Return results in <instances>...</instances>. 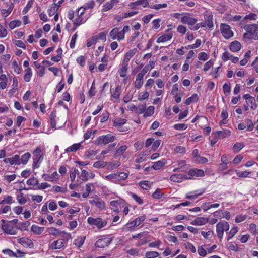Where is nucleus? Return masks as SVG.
<instances>
[{"instance_id": "46", "label": "nucleus", "mask_w": 258, "mask_h": 258, "mask_svg": "<svg viewBox=\"0 0 258 258\" xmlns=\"http://www.w3.org/2000/svg\"><path fill=\"white\" fill-rule=\"evenodd\" d=\"M76 174H79V171L76 168L72 169V170L70 171V177L72 181H74Z\"/></svg>"}, {"instance_id": "48", "label": "nucleus", "mask_w": 258, "mask_h": 258, "mask_svg": "<svg viewBox=\"0 0 258 258\" xmlns=\"http://www.w3.org/2000/svg\"><path fill=\"white\" fill-rule=\"evenodd\" d=\"M223 92L226 95L230 94L231 91L230 84L225 83L223 86Z\"/></svg>"}, {"instance_id": "38", "label": "nucleus", "mask_w": 258, "mask_h": 258, "mask_svg": "<svg viewBox=\"0 0 258 258\" xmlns=\"http://www.w3.org/2000/svg\"><path fill=\"white\" fill-rule=\"evenodd\" d=\"M165 162H163L161 161H158L157 162H156L154 163L152 167L155 170H158L162 168L163 166L165 165Z\"/></svg>"}, {"instance_id": "28", "label": "nucleus", "mask_w": 258, "mask_h": 258, "mask_svg": "<svg viewBox=\"0 0 258 258\" xmlns=\"http://www.w3.org/2000/svg\"><path fill=\"white\" fill-rule=\"evenodd\" d=\"M26 72L24 77V79L26 82H28L30 81L32 74L31 68H28L26 70Z\"/></svg>"}, {"instance_id": "9", "label": "nucleus", "mask_w": 258, "mask_h": 258, "mask_svg": "<svg viewBox=\"0 0 258 258\" xmlns=\"http://www.w3.org/2000/svg\"><path fill=\"white\" fill-rule=\"evenodd\" d=\"M126 120L124 118H116L114 121V126L120 132H125L127 130V127L123 126Z\"/></svg>"}, {"instance_id": "55", "label": "nucleus", "mask_w": 258, "mask_h": 258, "mask_svg": "<svg viewBox=\"0 0 258 258\" xmlns=\"http://www.w3.org/2000/svg\"><path fill=\"white\" fill-rule=\"evenodd\" d=\"M231 159V157L227 155H223L221 158L222 162L228 164L230 163Z\"/></svg>"}, {"instance_id": "64", "label": "nucleus", "mask_w": 258, "mask_h": 258, "mask_svg": "<svg viewBox=\"0 0 258 258\" xmlns=\"http://www.w3.org/2000/svg\"><path fill=\"white\" fill-rule=\"evenodd\" d=\"M132 197L134 200H135L139 204H143V201L141 199V198L135 194H131Z\"/></svg>"}, {"instance_id": "18", "label": "nucleus", "mask_w": 258, "mask_h": 258, "mask_svg": "<svg viewBox=\"0 0 258 258\" xmlns=\"http://www.w3.org/2000/svg\"><path fill=\"white\" fill-rule=\"evenodd\" d=\"M143 84V77L142 75H138L136 76V81L134 83L135 88L140 89Z\"/></svg>"}, {"instance_id": "10", "label": "nucleus", "mask_w": 258, "mask_h": 258, "mask_svg": "<svg viewBox=\"0 0 258 258\" xmlns=\"http://www.w3.org/2000/svg\"><path fill=\"white\" fill-rule=\"evenodd\" d=\"M112 238H104L99 239L95 243V246L99 248H104L108 246L112 242Z\"/></svg>"}, {"instance_id": "45", "label": "nucleus", "mask_w": 258, "mask_h": 258, "mask_svg": "<svg viewBox=\"0 0 258 258\" xmlns=\"http://www.w3.org/2000/svg\"><path fill=\"white\" fill-rule=\"evenodd\" d=\"M244 147V145H243V144L241 143H236L233 146V149L235 152H238Z\"/></svg>"}, {"instance_id": "54", "label": "nucleus", "mask_w": 258, "mask_h": 258, "mask_svg": "<svg viewBox=\"0 0 258 258\" xmlns=\"http://www.w3.org/2000/svg\"><path fill=\"white\" fill-rule=\"evenodd\" d=\"M58 8L56 6H52L48 11V13L50 16H53L56 12L58 10Z\"/></svg>"}, {"instance_id": "19", "label": "nucleus", "mask_w": 258, "mask_h": 258, "mask_svg": "<svg viewBox=\"0 0 258 258\" xmlns=\"http://www.w3.org/2000/svg\"><path fill=\"white\" fill-rule=\"evenodd\" d=\"M136 52V50L135 49L126 53L124 57L123 63H127L131 58L135 54Z\"/></svg>"}, {"instance_id": "40", "label": "nucleus", "mask_w": 258, "mask_h": 258, "mask_svg": "<svg viewBox=\"0 0 258 258\" xmlns=\"http://www.w3.org/2000/svg\"><path fill=\"white\" fill-rule=\"evenodd\" d=\"M146 109V104H139L136 108V111L139 114L144 113Z\"/></svg>"}, {"instance_id": "47", "label": "nucleus", "mask_w": 258, "mask_h": 258, "mask_svg": "<svg viewBox=\"0 0 258 258\" xmlns=\"http://www.w3.org/2000/svg\"><path fill=\"white\" fill-rule=\"evenodd\" d=\"M119 30L118 28H113L110 32V36L111 37V38L113 40L117 38V31Z\"/></svg>"}, {"instance_id": "23", "label": "nucleus", "mask_w": 258, "mask_h": 258, "mask_svg": "<svg viewBox=\"0 0 258 258\" xmlns=\"http://www.w3.org/2000/svg\"><path fill=\"white\" fill-rule=\"evenodd\" d=\"M127 147L126 145L121 146L116 151H115L114 156L115 157L120 156L123 155L124 151L126 150Z\"/></svg>"}, {"instance_id": "26", "label": "nucleus", "mask_w": 258, "mask_h": 258, "mask_svg": "<svg viewBox=\"0 0 258 258\" xmlns=\"http://www.w3.org/2000/svg\"><path fill=\"white\" fill-rule=\"evenodd\" d=\"M148 5V0H138L135 2L130 3L128 6H131L132 5H142L144 7H146Z\"/></svg>"}, {"instance_id": "62", "label": "nucleus", "mask_w": 258, "mask_h": 258, "mask_svg": "<svg viewBox=\"0 0 258 258\" xmlns=\"http://www.w3.org/2000/svg\"><path fill=\"white\" fill-rule=\"evenodd\" d=\"M43 197L42 196L39 195H32L31 199L33 201H36L37 203H40L42 201Z\"/></svg>"}, {"instance_id": "24", "label": "nucleus", "mask_w": 258, "mask_h": 258, "mask_svg": "<svg viewBox=\"0 0 258 258\" xmlns=\"http://www.w3.org/2000/svg\"><path fill=\"white\" fill-rule=\"evenodd\" d=\"M85 239V236H81L75 239L74 242V244L77 246L78 247H81L84 244Z\"/></svg>"}, {"instance_id": "14", "label": "nucleus", "mask_w": 258, "mask_h": 258, "mask_svg": "<svg viewBox=\"0 0 258 258\" xmlns=\"http://www.w3.org/2000/svg\"><path fill=\"white\" fill-rule=\"evenodd\" d=\"M94 5H95V2L93 0H92L88 3H86L83 6L80 7L78 9V12L79 13L81 9H83L82 12H81L80 13V15H82L84 13L85 11L86 10L93 8L94 7Z\"/></svg>"}, {"instance_id": "31", "label": "nucleus", "mask_w": 258, "mask_h": 258, "mask_svg": "<svg viewBox=\"0 0 258 258\" xmlns=\"http://www.w3.org/2000/svg\"><path fill=\"white\" fill-rule=\"evenodd\" d=\"M80 146H81V145H80V143L74 144L73 145H72L71 146H70V147L67 148L65 151L67 152H75V151H77L78 149H79L80 148Z\"/></svg>"}, {"instance_id": "11", "label": "nucleus", "mask_w": 258, "mask_h": 258, "mask_svg": "<svg viewBox=\"0 0 258 258\" xmlns=\"http://www.w3.org/2000/svg\"><path fill=\"white\" fill-rule=\"evenodd\" d=\"M64 244L63 239H58L50 244L49 248L52 250L60 249L64 246Z\"/></svg>"}, {"instance_id": "22", "label": "nucleus", "mask_w": 258, "mask_h": 258, "mask_svg": "<svg viewBox=\"0 0 258 258\" xmlns=\"http://www.w3.org/2000/svg\"><path fill=\"white\" fill-rule=\"evenodd\" d=\"M216 133L220 137L225 138L230 135L231 132L229 130H224L223 131H217Z\"/></svg>"}, {"instance_id": "7", "label": "nucleus", "mask_w": 258, "mask_h": 258, "mask_svg": "<svg viewBox=\"0 0 258 258\" xmlns=\"http://www.w3.org/2000/svg\"><path fill=\"white\" fill-rule=\"evenodd\" d=\"M220 29L223 36L226 39H229L233 36V33L228 25L222 23L221 24Z\"/></svg>"}, {"instance_id": "42", "label": "nucleus", "mask_w": 258, "mask_h": 258, "mask_svg": "<svg viewBox=\"0 0 258 258\" xmlns=\"http://www.w3.org/2000/svg\"><path fill=\"white\" fill-rule=\"evenodd\" d=\"M107 164V163L104 161H97L94 163L93 164V167L96 168H103Z\"/></svg>"}, {"instance_id": "27", "label": "nucleus", "mask_w": 258, "mask_h": 258, "mask_svg": "<svg viewBox=\"0 0 258 258\" xmlns=\"http://www.w3.org/2000/svg\"><path fill=\"white\" fill-rule=\"evenodd\" d=\"M44 229V228L43 227H40L35 225H33L31 227L32 231L36 234L41 233Z\"/></svg>"}, {"instance_id": "63", "label": "nucleus", "mask_w": 258, "mask_h": 258, "mask_svg": "<svg viewBox=\"0 0 258 258\" xmlns=\"http://www.w3.org/2000/svg\"><path fill=\"white\" fill-rule=\"evenodd\" d=\"M196 161L199 163H205L208 162V160L207 158L199 156L196 159Z\"/></svg>"}, {"instance_id": "5", "label": "nucleus", "mask_w": 258, "mask_h": 258, "mask_svg": "<svg viewBox=\"0 0 258 258\" xmlns=\"http://www.w3.org/2000/svg\"><path fill=\"white\" fill-rule=\"evenodd\" d=\"M204 175V172L202 169H191L189 170L187 174H185L184 177L186 179H191L195 176L202 177Z\"/></svg>"}, {"instance_id": "44", "label": "nucleus", "mask_w": 258, "mask_h": 258, "mask_svg": "<svg viewBox=\"0 0 258 258\" xmlns=\"http://www.w3.org/2000/svg\"><path fill=\"white\" fill-rule=\"evenodd\" d=\"M140 186L145 190H148L150 188L151 185L147 182L146 181H142L139 183Z\"/></svg>"}, {"instance_id": "57", "label": "nucleus", "mask_w": 258, "mask_h": 258, "mask_svg": "<svg viewBox=\"0 0 258 258\" xmlns=\"http://www.w3.org/2000/svg\"><path fill=\"white\" fill-rule=\"evenodd\" d=\"M174 127L177 130H185L187 128V125L184 123L176 124L174 125Z\"/></svg>"}, {"instance_id": "53", "label": "nucleus", "mask_w": 258, "mask_h": 258, "mask_svg": "<svg viewBox=\"0 0 258 258\" xmlns=\"http://www.w3.org/2000/svg\"><path fill=\"white\" fill-rule=\"evenodd\" d=\"M201 44V41L200 39H197L196 41L195 44L190 45L187 46V49H195L199 47Z\"/></svg>"}, {"instance_id": "51", "label": "nucleus", "mask_w": 258, "mask_h": 258, "mask_svg": "<svg viewBox=\"0 0 258 258\" xmlns=\"http://www.w3.org/2000/svg\"><path fill=\"white\" fill-rule=\"evenodd\" d=\"M235 172L236 173L237 175L239 177H244V178H245V177H248V176L250 174V172H248L247 171H243V172H239V171H238L237 170H235Z\"/></svg>"}, {"instance_id": "56", "label": "nucleus", "mask_w": 258, "mask_h": 258, "mask_svg": "<svg viewBox=\"0 0 258 258\" xmlns=\"http://www.w3.org/2000/svg\"><path fill=\"white\" fill-rule=\"evenodd\" d=\"M7 35L6 29L0 24V37H5Z\"/></svg>"}, {"instance_id": "8", "label": "nucleus", "mask_w": 258, "mask_h": 258, "mask_svg": "<svg viewBox=\"0 0 258 258\" xmlns=\"http://www.w3.org/2000/svg\"><path fill=\"white\" fill-rule=\"evenodd\" d=\"M89 224L96 225L98 228H101L106 225V222H103L100 218H93L89 217L87 220Z\"/></svg>"}, {"instance_id": "4", "label": "nucleus", "mask_w": 258, "mask_h": 258, "mask_svg": "<svg viewBox=\"0 0 258 258\" xmlns=\"http://www.w3.org/2000/svg\"><path fill=\"white\" fill-rule=\"evenodd\" d=\"M115 139V137L114 136L107 134L99 137L95 141V144L97 145L107 144L111 142H113Z\"/></svg>"}, {"instance_id": "29", "label": "nucleus", "mask_w": 258, "mask_h": 258, "mask_svg": "<svg viewBox=\"0 0 258 258\" xmlns=\"http://www.w3.org/2000/svg\"><path fill=\"white\" fill-rule=\"evenodd\" d=\"M123 201L122 200H118L116 201H112L110 202V205L114 207L113 211L116 212L118 210L117 206L122 204Z\"/></svg>"}, {"instance_id": "21", "label": "nucleus", "mask_w": 258, "mask_h": 258, "mask_svg": "<svg viewBox=\"0 0 258 258\" xmlns=\"http://www.w3.org/2000/svg\"><path fill=\"white\" fill-rule=\"evenodd\" d=\"M230 50L233 52H237L241 48V44L238 41H234L231 43L230 46Z\"/></svg>"}, {"instance_id": "52", "label": "nucleus", "mask_w": 258, "mask_h": 258, "mask_svg": "<svg viewBox=\"0 0 258 258\" xmlns=\"http://www.w3.org/2000/svg\"><path fill=\"white\" fill-rule=\"evenodd\" d=\"M95 206L100 209H103L105 207L104 202L102 200H101L100 198L96 203Z\"/></svg>"}, {"instance_id": "39", "label": "nucleus", "mask_w": 258, "mask_h": 258, "mask_svg": "<svg viewBox=\"0 0 258 258\" xmlns=\"http://www.w3.org/2000/svg\"><path fill=\"white\" fill-rule=\"evenodd\" d=\"M159 256V253L155 251H149L146 253V258H156Z\"/></svg>"}, {"instance_id": "34", "label": "nucleus", "mask_w": 258, "mask_h": 258, "mask_svg": "<svg viewBox=\"0 0 258 258\" xmlns=\"http://www.w3.org/2000/svg\"><path fill=\"white\" fill-rule=\"evenodd\" d=\"M127 70V64L123 63V66L119 71L120 76L122 77H124L126 76V72Z\"/></svg>"}, {"instance_id": "16", "label": "nucleus", "mask_w": 258, "mask_h": 258, "mask_svg": "<svg viewBox=\"0 0 258 258\" xmlns=\"http://www.w3.org/2000/svg\"><path fill=\"white\" fill-rule=\"evenodd\" d=\"M208 219L204 217H198L191 222L192 225H203L206 224Z\"/></svg>"}, {"instance_id": "1", "label": "nucleus", "mask_w": 258, "mask_h": 258, "mask_svg": "<svg viewBox=\"0 0 258 258\" xmlns=\"http://www.w3.org/2000/svg\"><path fill=\"white\" fill-rule=\"evenodd\" d=\"M33 164L34 168H37L40 166V164L43 160V153L40 148L37 147L33 152Z\"/></svg>"}, {"instance_id": "36", "label": "nucleus", "mask_w": 258, "mask_h": 258, "mask_svg": "<svg viewBox=\"0 0 258 258\" xmlns=\"http://www.w3.org/2000/svg\"><path fill=\"white\" fill-rule=\"evenodd\" d=\"M21 22L19 20H14L10 22L9 23V27L11 29H13L15 27H19L20 26Z\"/></svg>"}, {"instance_id": "41", "label": "nucleus", "mask_w": 258, "mask_h": 258, "mask_svg": "<svg viewBox=\"0 0 258 258\" xmlns=\"http://www.w3.org/2000/svg\"><path fill=\"white\" fill-rule=\"evenodd\" d=\"M120 87L119 86H117L114 92L112 94L111 96L115 99H118L120 96Z\"/></svg>"}, {"instance_id": "20", "label": "nucleus", "mask_w": 258, "mask_h": 258, "mask_svg": "<svg viewBox=\"0 0 258 258\" xmlns=\"http://www.w3.org/2000/svg\"><path fill=\"white\" fill-rule=\"evenodd\" d=\"M185 174H174L170 176V179L176 182H180L183 179H185Z\"/></svg>"}, {"instance_id": "49", "label": "nucleus", "mask_w": 258, "mask_h": 258, "mask_svg": "<svg viewBox=\"0 0 258 258\" xmlns=\"http://www.w3.org/2000/svg\"><path fill=\"white\" fill-rule=\"evenodd\" d=\"M49 233L51 235L57 236L61 234V232L55 228L52 227L49 229Z\"/></svg>"}, {"instance_id": "60", "label": "nucleus", "mask_w": 258, "mask_h": 258, "mask_svg": "<svg viewBox=\"0 0 258 258\" xmlns=\"http://www.w3.org/2000/svg\"><path fill=\"white\" fill-rule=\"evenodd\" d=\"M95 37H96L97 40L98 39L103 40L105 41L106 37V34L105 32H102L99 33L98 35H95Z\"/></svg>"}, {"instance_id": "61", "label": "nucleus", "mask_w": 258, "mask_h": 258, "mask_svg": "<svg viewBox=\"0 0 258 258\" xmlns=\"http://www.w3.org/2000/svg\"><path fill=\"white\" fill-rule=\"evenodd\" d=\"M247 216L244 215H237L235 218V222L236 223H240L242 221H243L246 219Z\"/></svg>"}, {"instance_id": "13", "label": "nucleus", "mask_w": 258, "mask_h": 258, "mask_svg": "<svg viewBox=\"0 0 258 258\" xmlns=\"http://www.w3.org/2000/svg\"><path fill=\"white\" fill-rule=\"evenodd\" d=\"M2 229L7 234L11 235H15L16 233V230L15 229L13 226L9 224H4L2 226Z\"/></svg>"}, {"instance_id": "17", "label": "nucleus", "mask_w": 258, "mask_h": 258, "mask_svg": "<svg viewBox=\"0 0 258 258\" xmlns=\"http://www.w3.org/2000/svg\"><path fill=\"white\" fill-rule=\"evenodd\" d=\"M172 37V33L171 32H170L168 34L163 35L161 36L160 37H159L157 40V42L161 43V42H166V41L169 40L170 39H171Z\"/></svg>"}, {"instance_id": "37", "label": "nucleus", "mask_w": 258, "mask_h": 258, "mask_svg": "<svg viewBox=\"0 0 258 258\" xmlns=\"http://www.w3.org/2000/svg\"><path fill=\"white\" fill-rule=\"evenodd\" d=\"M120 165L119 162L112 161L108 163V168L110 170H113L118 167Z\"/></svg>"}, {"instance_id": "43", "label": "nucleus", "mask_w": 258, "mask_h": 258, "mask_svg": "<svg viewBox=\"0 0 258 258\" xmlns=\"http://www.w3.org/2000/svg\"><path fill=\"white\" fill-rule=\"evenodd\" d=\"M237 231H238V227H234L233 228H232L229 233L227 240L228 241L230 239H231L234 236V235L237 232Z\"/></svg>"}, {"instance_id": "32", "label": "nucleus", "mask_w": 258, "mask_h": 258, "mask_svg": "<svg viewBox=\"0 0 258 258\" xmlns=\"http://www.w3.org/2000/svg\"><path fill=\"white\" fill-rule=\"evenodd\" d=\"M26 183L29 185L31 186H35V185H39V181L38 180L35 178L33 177L32 178H30L29 179L27 180Z\"/></svg>"}, {"instance_id": "25", "label": "nucleus", "mask_w": 258, "mask_h": 258, "mask_svg": "<svg viewBox=\"0 0 258 258\" xmlns=\"http://www.w3.org/2000/svg\"><path fill=\"white\" fill-rule=\"evenodd\" d=\"M198 100V97L197 94H194L192 96L188 98L185 102V104L187 105H189L193 102H197Z\"/></svg>"}, {"instance_id": "59", "label": "nucleus", "mask_w": 258, "mask_h": 258, "mask_svg": "<svg viewBox=\"0 0 258 258\" xmlns=\"http://www.w3.org/2000/svg\"><path fill=\"white\" fill-rule=\"evenodd\" d=\"M88 172L86 170H83L81 172L80 178L82 180L87 181L88 180Z\"/></svg>"}, {"instance_id": "12", "label": "nucleus", "mask_w": 258, "mask_h": 258, "mask_svg": "<svg viewBox=\"0 0 258 258\" xmlns=\"http://www.w3.org/2000/svg\"><path fill=\"white\" fill-rule=\"evenodd\" d=\"M181 21L184 24H187L189 25H194L197 23V20L191 17L189 14H186L181 18Z\"/></svg>"}, {"instance_id": "35", "label": "nucleus", "mask_w": 258, "mask_h": 258, "mask_svg": "<svg viewBox=\"0 0 258 258\" xmlns=\"http://www.w3.org/2000/svg\"><path fill=\"white\" fill-rule=\"evenodd\" d=\"M31 157V154L29 153H26L24 155H23L21 158V163L23 164H26L30 157Z\"/></svg>"}, {"instance_id": "2", "label": "nucleus", "mask_w": 258, "mask_h": 258, "mask_svg": "<svg viewBox=\"0 0 258 258\" xmlns=\"http://www.w3.org/2000/svg\"><path fill=\"white\" fill-rule=\"evenodd\" d=\"M244 29L247 31L243 35L244 38L252 39L254 38L255 33L257 30V26L256 24L246 25L244 27Z\"/></svg>"}, {"instance_id": "30", "label": "nucleus", "mask_w": 258, "mask_h": 258, "mask_svg": "<svg viewBox=\"0 0 258 258\" xmlns=\"http://www.w3.org/2000/svg\"><path fill=\"white\" fill-rule=\"evenodd\" d=\"M154 112V107L153 106H150L147 109H145V112H144V116L147 117L151 116Z\"/></svg>"}, {"instance_id": "58", "label": "nucleus", "mask_w": 258, "mask_h": 258, "mask_svg": "<svg viewBox=\"0 0 258 258\" xmlns=\"http://www.w3.org/2000/svg\"><path fill=\"white\" fill-rule=\"evenodd\" d=\"M162 194L160 192V190L157 189L152 194V197L157 199H160L162 197Z\"/></svg>"}, {"instance_id": "50", "label": "nucleus", "mask_w": 258, "mask_h": 258, "mask_svg": "<svg viewBox=\"0 0 258 258\" xmlns=\"http://www.w3.org/2000/svg\"><path fill=\"white\" fill-rule=\"evenodd\" d=\"M167 6L166 3L162 4H156L150 6V8L154 9L155 10H159L161 8H166Z\"/></svg>"}, {"instance_id": "15", "label": "nucleus", "mask_w": 258, "mask_h": 258, "mask_svg": "<svg viewBox=\"0 0 258 258\" xmlns=\"http://www.w3.org/2000/svg\"><path fill=\"white\" fill-rule=\"evenodd\" d=\"M118 0H111L110 2H107L103 6L102 9V12L107 11L112 9L113 6L117 4Z\"/></svg>"}, {"instance_id": "3", "label": "nucleus", "mask_w": 258, "mask_h": 258, "mask_svg": "<svg viewBox=\"0 0 258 258\" xmlns=\"http://www.w3.org/2000/svg\"><path fill=\"white\" fill-rule=\"evenodd\" d=\"M217 236L222 239L224 231H228L229 229V224L226 221L219 222L216 225Z\"/></svg>"}, {"instance_id": "33", "label": "nucleus", "mask_w": 258, "mask_h": 258, "mask_svg": "<svg viewBox=\"0 0 258 258\" xmlns=\"http://www.w3.org/2000/svg\"><path fill=\"white\" fill-rule=\"evenodd\" d=\"M10 164H20V157L18 155H15L12 158H10Z\"/></svg>"}, {"instance_id": "6", "label": "nucleus", "mask_w": 258, "mask_h": 258, "mask_svg": "<svg viewBox=\"0 0 258 258\" xmlns=\"http://www.w3.org/2000/svg\"><path fill=\"white\" fill-rule=\"evenodd\" d=\"M146 219L145 215L141 216L135 219L133 221L128 223L125 225V229L131 230L133 228L137 227L139 226L142 222L144 221Z\"/></svg>"}]
</instances>
